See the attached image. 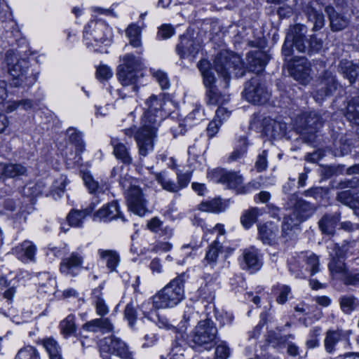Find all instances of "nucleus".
I'll use <instances>...</instances> for the list:
<instances>
[{"label": "nucleus", "instance_id": "nucleus-1", "mask_svg": "<svg viewBox=\"0 0 359 359\" xmlns=\"http://www.w3.org/2000/svg\"><path fill=\"white\" fill-rule=\"evenodd\" d=\"M147 111L142 120V126L135 134L139 154L146 156L153 150V139L156 135L158 123L163 118L165 113L163 112L165 102L164 95L161 93L158 95H151L145 102Z\"/></svg>", "mask_w": 359, "mask_h": 359}, {"label": "nucleus", "instance_id": "nucleus-2", "mask_svg": "<svg viewBox=\"0 0 359 359\" xmlns=\"http://www.w3.org/2000/svg\"><path fill=\"white\" fill-rule=\"evenodd\" d=\"M6 62L8 72L12 81L11 85L14 87H29L36 81V76L29 71V62L27 57L22 55L20 50L7 51Z\"/></svg>", "mask_w": 359, "mask_h": 359}, {"label": "nucleus", "instance_id": "nucleus-3", "mask_svg": "<svg viewBox=\"0 0 359 359\" xmlns=\"http://www.w3.org/2000/svg\"><path fill=\"white\" fill-rule=\"evenodd\" d=\"M185 273H181L171 280L152 298L156 309L172 308L179 304L185 297Z\"/></svg>", "mask_w": 359, "mask_h": 359}, {"label": "nucleus", "instance_id": "nucleus-4", "mask_svg": "<svg viewBox=\"0 0 359 359\" xmlns=\"http://www.w3.org/2000/svg\"><path fill=\"white\" fill-rule=\"evenodd\" d=\"M112 31L102 21H91L84 29L83 40L87 48L95 52H101L102 46H108L112 39Z\"/></svg>", "mask_w": 359, "mask_h": 359}, {"label": "nucleus", "instance_id": "nucleus-5", "mask_svg": "<svg viewBox=\"0 0 359 359\" xmlns=\"http://www.w3.org/2000/svg\"><path fill=\"white\" fill-rule=\"evenodd\" d=\"M215 69L223 77L225 87H228L230 74L233 73L236 77H241L245 74L244 63L241 57L227 51L219 53L215 57Z\"/></svg>", "mask_w": 359, "mask_h": 359}, {"label": "nucleus", "instance_id": "nucleus-6", "mask_svg": "<svg viewBox=\"0 0 359 359\" xmlns=\"http://www.w3.org/2000/svg\"><path fill=\"white\" fill-rule=\"evenodd\" d=\"M141 67L142 62L140 57L131 54L125 55L117 72L118 79L121 85L124 87L131 86L133 92L137 91V84L142 76L140 73Z\"/></svg>", "mask_w": 359, "mask_h": 359}, {"label": "nucleus", "instance_id": "nucleus-7", "mask_svg": "<svg viewBox=\"0 0 359 359\" xmlns=\"http://www.w3.org/2000/svg\"><path fill=\"white\" fill-rule=\"evenodd\" d=\"M292 198L295 201L294 210L290 214L285 217L282 226L283 232L286 235L309 218L315 210L313 205L310 203L302 199H297L294 196H292Z\"/></svg>", "mask_w": 359, "mask_h": 359}, {"label": "nucleus", "instance_id": "nucleus-8", "mask_svg": "<svg viewBox=\"0 0 359 359\" xmlns=\"http://www.w3.org/2000/svg\"><path fill=\"white\" fill-rule=\"evenodd\" d=\"M120 183L124 189L127 188L126 198L129 210L140 217L144 216L149 210L148 201L142 190L135 184L128 186L125 180H121Z\"/></svg>", "mask_w": 359, "mask_h": 359}, {"label": "nucleus", "instance_id": "nucleus-9", "mask_svg": "<svg viewBox=\"0 0 359 359\" xmlns=\"http://www.w3.org/2000/svg\"><path fill=\"white\" fill-rule=\"evenodd\" d=\"M217 329L210 319L201 320L191 333V341L205 348H211L215 345Z\"/></svg>", "mask_w": 359, "mask_h": 359}, {"label": "nucleus", "instance_id": "nucleus-10", "mask_svg": "<svg viewBox=\"0 0 359 359\" xmlns=\"http://www.w3.org/2000/svg\"><path fill=\"white\" fill-rule=\"evenodd\" d=\"M209 233H216L217 238L209 246L208 250L206 252L204 259V264L213 268L217 263L219 254L222 252V243L225 239L226 231L223 224H217L213 229L207 230L204 232L203 238L206 241L210 239L208 237Z\"/></svg>", "mask_w": 359, "mask_h": 359}, {"label": "nucleus", "instance_id": "nucleus-11", "mask_svg": "<svg viewBox=\"0 0 359 359\" xmlns=\"http://www.w3.org/2000/svg\"><path fill=\"white\" fill-rule=\"evenodd\" d=\"M306 32V27L302 25H296L290 28L282 48L283 54L285 57L292 55L293 46L301 53L306 50V43L307 42L304 39Z\"/></svg>", "mask_w": 359, "mask_h": 359}, {"label": "nucleus", "instance_id": "nucleus-12", "mask_svg": "<svg viewBox=\"0 0 359 359\" xmlns=\"http://www.w3.org/2000/svg\"><path fill=\"white\" fill-rule=\"evenodd\" d=\"M243 95L249 102L264 104L269 100L271 93L260 79L256 76L245 83Z\"/></svg>", "mask_w": 359, "mask_h": 359}, {"label": "nucleus", "instance_id": "nucleus-13", "mask_svg": "<svg viewBox=\"0 0 359 359\" xmlns=\"http://www.w3.org/2000/svg\"><path fill=\"white\" fill-rule=\"evenodd\" d=\"M100 351L102 354L111 353L122 359L133 358V353L127 344L114 335L105 337L100 341Z\"/></svg>", "mask_w": 359, "mask_h": 359}, {"label": "nucleus", "instance_id": "nucleus-14", "mask_svg": "<svg viewBox=\"0 0 359 359\" xmlns=\"http://www.w3.org/2000/svg\"><path fill=\"white\" fill-rule=\"evenodd\" d=\"M243 177L236 172L226 171L220 176V182L229 189L235 190L238 194H245L252 189L259 188L258 183L256 182H251L246 185H243Z\"/></svg>", "mask_w": 359, "mask_h": 359}, {"label": "nucleus", "instance_id": "nucleus-15", "mask_svg": "<svg viewBox=\"0 0 359 359\" xmlns=\"http://www.w3.org/2000/svg\"><path fill=\"white\" fill-rule=\"evenodd\" d=\"M290 72L294 79L306 85L309 83L311 77V65L305 57H299L294 61L288 60Z\"/></svg>", "mask_w": 359, "mask_h": 359}, {"label": "nucleus", "instance_id": "nucleus-16", "mask_svg": "<svg viewBox=\"0 0 359 359\" xmlns=\"http://www.w3.org/2000/svg\"><path fill=\"white\" fill-rule=\"evenodd\" d=\"M351 330L344 331L341 329L328 330L325 334L324 347L327 353H332L335 351V346L339 341H344L347 346H350Z\"/></svg>", "mask_w": 359, "mask_h": 359}, {"label": "nucleus", "instance_id": "nucleus-17", "mask_svg": "<svg viewBox=\"0 0 359 359\" xmlns=\"http://www.w3.org/2000/svg\"><path fill=\"white\" fill-rule=\"evenodd\" d=\"M13 253L23 263L36 262V245L31 241L25 240L13 248Z\"/></svg>", "mask_w": 359, "mask_h": 359}, {"label": "nucleus", "instance_id": "nucleus-18", "mask_svg": "<svg viewBox=\"0 0 359 359\" xmlns=\"http://www.w3.org/2000/svg\"><path fill=\"white\" fill-rule=\"evenodd\" d=\"M83 262V256L79 252H74L69 257L62 259L60 265V272L67 276H74L81 269Z\"/></svg>", "mask_w": 359, "mask_h": 359}, {"label": "nucleus", "instance_id": "nucleus-19", "mask_svg": "<svg viewBox=\"0 0 359 359\" xmlns=\"http://www.w3.org/2000/svg\"><path fill=\"white\" fill-rule=\"evenodd\" d=\"M246 59L247 68L249 71L259 74L264 70L269 60V57L262 50H255L250 52Z\"/></svg>", "mask_w": 359, "mask_h": 359}, {"label": "nucleus", "instance_id": "nucleus-20", "mask_svg": "<svg viewBox=\"0 0 359 359\" xmlns=\"http://www.w3.org/2000/svg\"><path fill=\"white\" fill-rule=\"evenodd\" d=\"M82 329L93 333H109L114 330V326L109 318L100 317L89 320L82 325Z\"/></svg>", "mask_w": 359, "mask_h": 359}, {"label": "nucleus", "instance_id": "nucleus-21", "mask_svg": "<svg viewBox=\"0 0 359 359\" xmlns=\"http://www.w3.org/2000/svg\"><path fill=\"white\" fill-rule=\"evenodd\" d=\"M243 268L251 273L259 270L262 266L259 250L254 247L245 249L243 252Z\"/></svg>", "mask_w": 359, "mask_h": 359}, {"label": "nucleus", "instance_id": "nucleus-22", "mask_svg": "<svg viewBox=\"0 0 359 359\" xmlns=\"http://www.w3.org/2000/svg\"><path fill=\"white\" fill-rule=\"evenodd\" d=\"M176 50L178 55L182 58L189 57L194 58L199 50V45L194 39L182 36Z\"/></svg>", "mask_w": 359, "mask_h": 359}, {"label": "nucleus", "instance_id": "nucleus-23", "mask_svg": "<svg viewBox=\"0 0 359 359\" xmlns=\"http://www.w3.org/2000/svg\"><path fill=\"white\" fill-rule=\"evenodd\" d=\"M97 255L100 260L106 264L110 272L116 271L121 262L119 253L116 250L99 249Z\"/></svg>", "mask_w": 359, "mask_h": 359}, {"label": "nucleus", "instance_id": "nucleus-24", "mask_svg": "<svg viewBox=\"0 0 359 359\" xmlns=\"http://www.w3.org/2000/svg\"><path fill=\"white\" fill-rule=\"evenodd\" d=\"M111 144L113 147V154L117 159L127 165L132 163L133 158L130 154L129 147L117 137H111Z\"/></svg>", "mask_w": 359, "mask_h": 359}, {"label": "nucleus", "instance_id": "nucleus-25", "mask_svg": "<svg viewBox=\"0 0 359 359\" xmlns=\"http://www.w3.org/2000/svg\"><path fill=\"white\" fill-rule=\"evenodd\" d=\"M325 11L329 17L330 27L333 32L341 31L348 25V18L336 12L332 6H326Z\"/></svg>", "mask_w": 359, "mask_h": 359}, {"label": "nucleus", "instance_id": "nucleus-26", "mask_svg": "<svg viewBox=\"0 0 359 359\" xmlns=\"http://www.w3.org/2000/svg\"><path fill=\"white\" fill-rule=\"evenodd\" d=\"M259 237L265 244L271 245L278 236V227L273 222H266L258 225Z\"/></svg>", "mask_w": 359, "mask_h": 359}, {"label": "nucleus", "instance_id": "nucleus-27", "mask_svg": "<svg viewBox=\"0 0 359 359\" xmlns=\"http://www.w3.org/2000/svg\"><path fill=\"white\" fill-rule=\"evenodd\" d=\"M300 128L302 130H308L313 133L323 126L320 117L314 111L303 114L299 118Z\"/></svg>", "mask_w": 359, "mask_h": 359}, {"label": "nucleus", "instance_id": "nucleus-28", "mask_svg": "<svg viewBox=\"0 0 359 359\" xmlns=\"http://www.w3.org/2000/svg\"><path fill=\"white\" fill-rule=\"evenodd\" d=\"M339 220L340 214L339 212L326 214L318 222L319 229L323 234L333 235Z\"/></svg>", "mask_w": 359, "mask_h": 359}, {"label": "nucleus", "instance_id": "nucleus-29", "mask_svg": "<svg viewBox=\"0 0 359 359\" xmlns=\"http://www.w3.org/2000/svg\"><path fill=\"white\" fill-rule=\"evenodd\" d=\"M92 304L96 314L100 317H104L109 313V306L103 297L101 287H97L93 290Z\"/></svg>", "mask_w": 359, "mask_h": 359}, {"label": "nucleus", "instance_id": "nucleus-30", "mask_svg": "<svg viewBox=\"0 0 359 359\" xmlns=\"http://www.w3.org/2000/svg\"><path fill=\"white\" fill-rule=\"evenodd\" d=\"M94 217L100 219H105L107 221L116 218H121L123 219L121 212L119 210L118 203L116 201L103 206L95 213Z\"/></svg>", "mask_w": 359, "mask_h": 359}, {"label": "nucleus", "instance_id": "nucleus-31", "mask_svg": "<svg viewBox=\"0 0 359 359\" xmlns=\"http://www.w3.org/2000/svg\"><path fill=\"white\" fill-rule=\"evenodd\" d=\"M49 355L50 359H62L61 348L53 337H47L40 341Z\"/></svg>", "mask_w": 359, "mask_h": 359}, {"label": "nucleus", "instance_id": "nucleus-32", "mask_svg": "<svg viewBox=\"0 0 359 359\" xmlns=\"http://www.w3.org/2000/svg\"><path fill=\"white\" fill-rule=\"evenodd\" d=\"M198 67L203 78V83L205 88L210 89V88H215L214 86L215 78L210 69V64L207 60H201L198 63Z\"/></svg>", "mask_w": 359, "mask_h": 359}, {"label": "nucleus", "instance_id": "nucleus-33", "mask_svg": "<svg viewBox=\"0 0 359 359\" xmlns=\"http://www.w3.org/2000/svg\"><path fill=\"white\" fill-rule=\"evenodd\" d=\"M340 72L344 77L348 79L351 83H353L358 75V67L351 62L342 61L340 63Z\"/></svg>", "mask_w": 359, "mask_h": 359}, {"label": "nucleus", "instance_id": "nucleus-34", "mask_svg": "<svg viewBox=\"0 0 359 359\" xmlns=\"http://www.w3.org/2000/svg\"><path fill=\"white\" fill-rule=\"evenodd\" d=\"M229 100V95L218 93L216 88H210L206 90V103L209 105H222Z\"/></svg>", "mask_w": 359, "mask_h": 359}, {"label": "nucleus", "instance_id": "nucleus-35", "mask_svg": "<svg viewBox=\"0 0 359 359\" xmlns=\"http://www.w3.org/2000/svg\"><path fill=\"white\" fill-rule=\"evenodd\" d=\"M75 320V316L72 314H69L60 322V332L65 338H68L75 333L76 330Z\"/></svg>", "mask_w": 359, "mask_h": 359}, {"label": "nucleus", "instance_id": "nucleus-36", "mask_svg": "<svg viewBox=\"0 0 359 359\" xmlns=\"http://www.w3.org/2000/svg\"><path fill=\"white\" fill-rule=\"evenodd\" d=\"M305 13L309 21L313 23V30L318 31L325 25V18L323 13H319L312 7H308Z\"/></svg>", "mask_w": 359, "mask_h": 359}, {"label": "nucleus", "instance_id": "nucleus-37", "mask_svg": "<svg viewBox=\"0 0 359 359\" xmlns=\"http://www.w3.org/2000/svg\"><path fill=\"white\" fill-rule=\"evenodd\" d=\"M345 116L348 121L359 124V96L353 97L348 102Z\"/></svg>", "mask_w": 359, "mask_h": 359}, {"label": "nucleus", "instance_id": "nucleus-38", "mask_svg": "<svg viewBox=\"0 0 359 359\" xmlns=\"http://www.w3.org/2000/svg\"><path fill=\"white\" fill-rule=\"evenodd\" d=\"M287 126L285 123L272 120L266 127L267 133L273 138H280L283 137L287 131Z\"/></svg>", "mask_w": 359, "mask_h": 359}, {"label": "nucleus", "instance_id": "nucleus-39", "mask_svg": "<svg viewBox=\"0 0 359 359\" xmlns=\"http://www.w3.org/2000/svg\"><path fill=\"white\" fill-rule=\"evenodd\" d=\"M261 210L258 208H252L243 212L241 217V223L243 226L248 229L256 222Z\"/></svg>", "mask_w": 359, "mask_h": 359}, {"label": "nucleus", "instance_id": "nucleus-40", "mask_svg": "<svg viewBox=\"0 0 359 359\" xmlns=\"http://www.w3.org/2000/svg\"><path fill=\"white\" fill-rule=\"evenodd\" d=\"M273 291L276 296V302L279 304H284L292 295L291 288L289 285L277 284L273 286Z\"/></svg>", "mask_w": 359, "mask_h": 359}, {"label": "nucleus", "instance_id": "nucleus-41", "mask_svg": "<svg viewBox=\"0 0 359 359\" xmlns=\"http://www.w3.org/2000/svg\"><path fill=\"white\" fill-rule=\"evenodd\" d=\"M126 36L129 38L130 43L135 48L141 46V29L136 24H131L126 31Z\"/></svg>", "mask_w": 359, "mask_h": 359}, {"label": "nucleus", "instance_id": "nucleus-42", "mask_svg": "<svg viewBox=\"0 0 359 359\" xmlns=\"http://www.w3.org/2000/svg\"><path fill=\"white\" fill-rule=\"evenodd\" d=\"M155 179L164 190L176 193L178 190L176 183L168 177L165 172L155 174Z\"/></svg>", "mask_w": 359, "mask_h": 359}, {"label": "nucleus", "instance_id": "nucleus-43", "mask_svg": "<svg viewBox=\"0 0 359 359\" xmlns=\"http://www.w3.org/2000/svg\"><path fill=\"white\" fill-rule=\"evenodd\" d=\"M225 209V205L219 199L203 202L199 205V210L205 212H220L224 211Z\"/></svg>", "mask_w": 359, "mask_h": 359}, {"label": "nucleus", "instance_id": "nucleus-44", "mask_svg": "<svg viewBox=\"0 0 359 359\" xmlns=\"http://www.w3.org/2000/svg\"><path fill=\"white\" fill-rule=\"evenodd\" d=\"M339 304L344 313H350L357 308L359 302L353 295H344L339 299Z\"/></svg>", "mask_w": 359, "mask_h": 359}, {"label": "nucleus", "instance_id": "nucleus-45", "mask_svg": "<svg viewBox=\"0 0 359 359\" xmlns=\"http://www.w3.org/2000/svg\"><path fill=\"white\" fill-rule=\"evenodd\" d=\"M14 359H41V355L36 347L28 345L21 348Z\"/></svg>", "mask_w": 359, "mask_h": 359}, {"label": "nucleus", "instance_id": "nucleus-46", "mask_svg": "<svg viewBox=\"0 0 359 359\" xmlns=\"http://www.w3.org/2000/svg\"><path fill=\"white\" fill-rule=\"evenodd\" d=\"M198 318V312L196 311L194 308L192 306H187L184 311L182 320L180 323V328L186 330L191 323L197 321Z\"/></svg>", "mask_w": 359, "mask_h": 359}, {"label": "nucleus", "instance_id": "nucleus-47", "mask_svg": "<svg viewBox=\"0 0 359 359\" xmlns=\"http://www.w3.org/2000/svg\"><path fill=\"white\" fill-rule=\"evenodd\" d=\"M336 257L330 262L329 269L332 273H341L344 278L347 271L344 262L343 255L341 253L339 255L337 253Z\"/></svg>", "mask_w": 359, "mask_h": 359}, {"label": "nucleus", "instance_id": "nucleus-48", "mask_svg": "<svg viewBox=\"0 0 359 359\" xmlns=\"http://www.w3.org/2000/svg\"><path fill=\"white\" fill-rule=\"evenodd\" d=\"M27 168L21 163H9L6 164V177H17L27 174Z\"/></svg>", "mask_w": 359, "mask_h": 359}, {"label": "nucleus", "instance_id": "nucleus-49", "mask_svg": "<svg viewBox=\"0 0 359 359\" xmlns=\"http://www.w3.org/2000/svg\"><path fill=\"white\" fill-rule=\"evenodd\" d=\"M83 180L85 183V185L88 189L90 193L102 194L104 195L107 188L104 189L102 187H100L98 183L93 180L92 176L90 174L84 173L83 176Z\"/></svg>", "mask_w": 359, "mask_h": 359}, {"label": "nucleus", "instance_id": "nucleus-50", "mask_svg": "<svg viewBox=\"0 0 359 359\" xmlns=\"http://www.w3.org/2000/svg\"><path fill=\"white\" fill-rule=\"evenodd\" d=\"M86 216L83 210H72L67 215V221L71 226L79 227L82 226Z\"/></svg>", "mask_w": 359, "mask_h": 359}, {"label": "nucleus", "instance_id": "nucleus-51", "mask_svg": "<svg viewBox=\"0 0 359 359\" xmlns=\"http://www.w3.org/2000/svg\"><path fill=\"white\" fill-rule=\"evenodd\" d=\"M321 84L326 90V95H331L338 87V83L336 81L335 76L329 72L325 73Z\"/></svg>", "mask_w": 359, "mask_h": 359}, {"label": "nucleus", "instance_id": "nucleus-52", "mask_svg": "<svg viewBox=\"0 0 359 359\" xmlns=\"http://www.w3.org/2000/svg\"><path fill=\"white\" fill-rule=\"evenodd\" d=\"M304 260L307 266L306 269L311 275L319 271V259L317 255L313 253L304 255Z\"/></svg>", "mask_w": 359, "mask_h": 359}, {"label": "nucleus", "instance_id": "nucleus-53", "mask_svg": "<svg viewBox=\"0 0 359 359\" xmlns=\"http://www.w3.org/2000/svg\"><path fill=\"white\" fill-rule=\"evenodd\" d=\"M247 140L245 137H242L239 140V148H236L229 156V161H235L242 158L247 151Z\"/></svg>", "mask_w": 359, "mask_h": 359}, {"label": "nucleus", "instance_id": "nucleus-54", "mask_svg": "<svg viewBox=\"0 0 359 359\" xmlns=\"http://www.w3.org/2000/svg\"><path fill=\"white\" fill-rule=\"evenodd\" d=\"M68 133L69 140L72 142L79 152H83L85 150V143L82 140V134L80 132H76L73 129H69Z\"/></svg>", "mask_w": 359, "mask_h": 359}, {"label": "nucleus", "instance_id": "nucleus-55", "mask_svg": "<svg viewBox=\"0 0 359 359\" xmlns=\"http://www.w3.org/2000/svg\"><path fill=\"white\" fill-rule=\"evenodd\" d=\"M124 318L130 327H133L137 320V311L133 302L128 303L124 310Z\"/></svg>", "mask_w": 359, "mask_h": 359}, {"label": "nucleus", "instance_id": "nucleus-56", "mask_svg": "<svg viewBox=\"0 0 359 359\" xmlns=\"http://www.w3.org/2000/svg\"><path fill=\"white\" fill-rule=\"evenodd\" d=\"M217 284L206 283L201 289V293L203 297L208 302H212L215 297V290Z\"/></svg>", "mask_w": 359, "mask_h": 359}, {"label": "nucleus", "instance_id": "nucleus-57", "mask_svg": "<svg viewBox=\"0 0 359 359\" xmlns=\"http://www.w3.org/2000/svg\"><path fill=\"white\" fill-rule=\"evenodd\" d=\"M33 106L32 102L30 100H22L19 101H13L11 102L7 107V112H13L15 109L21 107L25 110L31 109Z\"/></svg>", "mask_w": 359, "mask_h": 359}, {"label": "nucleus", "instance_id": "nucleus-58", "mask_svg": "<svg viewBox=\"0 0 359 359\" xmlns=\"http://www.w3.org/2000/svg\"><path fill=\"white\" fill-rule=\"evenodd\" d=\"M203 113L201 106H196L195 108L187 116L185 121L189 126L194 124L195 121L202 119Z\"/></svg>", "mask_w": 359, "mask_h": 359}, {"label": "nucleus", "instance_id": "nucleus-59", "mask_svg": "<svg viewBox=\"0 0 359 359\" xmlns=\"http://www.w3.org/2000/svg\"><path fill=\"white\" fill-rule=\"evenodd\" d=\"M153 76L155 78L156 81L158 83L162 89L165 90L170 88V81L165 72L161 70L155 71L153 72Z\"/></svg>", "mask_w": 359, "mask_h": 359}, {"label": "nucleus", "instance_id": "nucleus-60", "mask_svg": "<svg viewBox=\"0 0 359 359\" xmlns=\"http://www.w3.org/2000/svg\"><path fill=\"white\" fill-rule=\"evenodd\" d=\"M355 198V197L352 194V193L350 190L341 191L338 193L337 196V200L340 203H341L350 208L351 206H354V205H353V201Z\"/></svg>", "mask_w": 359, "mask_h": 359}, {"label": "nucleus", "instance_id": "nucleus-61", "mask_svg": "<svg viewBox=\"0 0 359 359\" xmlns=\"http://www.w3.org/2000/svg\"><path fill=\"white\" fill-rule=\"evenodd\" d=\"M191 172H182L179 171L177 172V183L176 184L179 191L187 187L191 181Z\"/></svg>", "mask_w": 359, "mask_h": 359}, {"label": "nucleus", "instance_id": "nucleus-62", "mask_svg": "<svg viewBox=\"0 0 359 359\" xmlns=\"http://www.w3.org/2000/svg\"><path fill=\"white\" fill-rule=\"evenodd\" d=\"M229 353L230 351L227 345L222 342L216 347L215 359H227Z\"/></svg>", "mask_w": 359, "mask_h": 359}, {"label": "nucleus", "instance_id": "nucleus-63", "mask_svg": "<svg viewBox=\"0 0 359 359\" xmlns=\"http://www.w3.org/2000/svg\"><path fill=\"white\" fill-rule=\"evenodd\" d=\"M96 75L99 80H107L112 76L113 72L108 66L100 65L97 69Z\"/></svg>", "mask_w": 359, "mask_h": 359}, {"label": "nucleus", "instance_id": "nucleus-64", "mask_svg": "<svg viewBox=\"0 0 359 359\" xmlns=\"http://www.w3.org/2000/svg\"><path fill=\"white\" fill-rule=\"evenodd\" d=\"M174 34L175 30L172 26L163 25L159 28L157 36L161 39H167L171 37Z\"/></svg>", "mask_w": 359, "mask_h": 359}]
</instances>
